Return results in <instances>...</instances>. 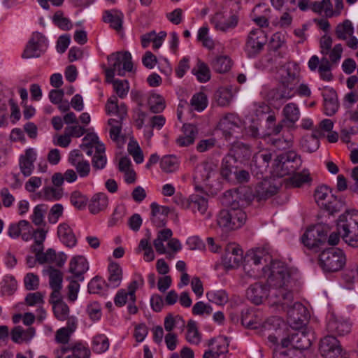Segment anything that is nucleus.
Returning <instances> with one entry per match:
<instances>
[{
  "label": "nucleus",
  "instance_id": "f257e3e1",
  "mask_svg": "<svg viewBox=\"0 0 358 358\" xmlns=\"http://www.w3.org/2000/svg\"><path fill=\"white\" fill-rule=\"evenodd\" d=\"M268 270V302L270 306L285 308L293 301V294L288 289L290 274L287 266L280 261H272Z\"/></svg>",
  "mask_w": 358,
  "mask_h": 358
},
{
  "label": "nucleus",
  "instance_id": "f03ea898",
  "mask_svg": "<svg viewBox=\"0 0 358 358\" xmlns=\"http://www.w3.org/2000/svg\"><path fill=\"white\" fill-rule=\"evenodd\" d=\"M243 193L238 189L227 191L222 197L221 202L227 207L220 211L217 216V224L224 231L228 232L241 228L247 220L246 213L242 209Z\"/></svg>",
  "mask_w": 358,
  "mask_h": 358
},
{
  "label": "nucleus",
  "instance_id": "7ed1b4c3",
  "mask_svg": "<svg viewBox=\"0 0 358 358\" xmlns=\"http://www.w3.org/2000/svg\"><path fill=\"white\" fill-rule=\"evenodd\" d=\"M339 233L350 246L358 247V211L346 210L339 217L338 222Z\"/></svg>",
  "mask_w": 358,
  "mask_h": 358
},
{
  "label": "nucleus",
  "instance_id": "20e7f679",
  "mask_svg": "<svg viewBox=\"0 0 358 358\" xmlns=\"http://www.w3.org/2000/svg\"><path fill=\"white\" fill-rule=\"evenodd\" d=\"M316 203L329 214L341 211L345 206V201L331 194V190L326 185L317 187L314 192Z\"/></svg>",
  "mask_w": 358,
  "mask_h": 358
},
{
  "label": "nucleus",
  "instance_id": "39448f33",
  "mask_svg": "<svg viewBox=\"0 0 358 358\" xmlns=\"http://www.w3.org/2000/svg\"><path fill=\"white\" fill-rule=\"evenodd\" d=\"M345 263V253L337 248L324 250L319 256V264L326 272H336L342 269Z\"/></svg>",
  "mask_w": 358,
  "mask_h": 358
},
{
  "label": "nucleus",
  "instance_id": "423d86ee",
  "mask_svg": "<svg viewBox=\"0 0 358 358\" xmlns=\"http://www.w3.org/2000/svg\"><path fill=\"white\" fill-rule=\"evenodd\" d=\"M330 228L327 224H319L309 227L301 237V242L308 249L317 251L324 244Z\"/></svg>",
  "mask_w": 358,
  "mask_h": 358
},
{
  "label": "nucleus",
  "instance_id": "0eeeda50",
  "mask_svg": "<svg viewBox=\"0 0 358 358\" xmlns=\"http://www.w3.org/2000/svg\"><path fill=\"white\" fill-rule=\"evenodd\" d=\"M292 302L287 308H282L280 306H274L278 310L287 311L288 322L293 329H299L306 324L308 320V310L301 303L296 302L292 306Z\"/></svg>",
  "mask_w": 358,
  "mask_h": 358
},
{
  "label": "nucleus",
  "instance_id": "6e6552de",
  "mask_svg": "<svg viewBox=\"0 0 358 358\" xmlns=\"http://www.w3.org/2000/svg\"><path fill=\"white\" fill-rule=\"evenodd\" d=\"M267 38L264 31L260 29H252L248 34L245 44V52L249 57H255L263 50Z\"/></svg>",
  "mask_w": 358,
  "mask_h": 358
},
{
  "label": "nucleus",
  "instance_id": "1a4fd4ad",
  "mask_svg": "<svg viewBox=\"0 0 358 358\" xmlns=\"http://www.w3.org/2000/svg\"><path fill=\"white\" fill-rule=\"evenodd\" d=\"M275 162L278 169L281 171L282 176L294 173L301 165L299 155L294 151L280 155Z\"/></svg>",
  "mask_w": 358,
  "mask_h": 358
},
{
  "label": "nucleus",
  "instance_id": "9d476101",
  "mask_svg": "<svg viewBox=\"0 0 358 358\" xmlns=\"http://www.w3.org/2000/svg\"><path fill=\"white\" fill-rule=\"evenodd\" d=\"M129 52H116L108 57L109 66L117 69V75L124 76L126 71L130 72L133 69V62Z\"/></svg>",
  "mask_w": 358,
  "mask_h": 358
},
{
  "label": "nucleus",
  "instance_id": "9b49d317",
  "mask_svg": "<svg viewBox=\"0 0 358 358\" xmlns=\"http://www.w3.org/2000/svg\"><path fill=\"white\" fill-rule=\"evenodd\" d=\"M46 48L47 41L45 37L41 33L35 32L27 44L22 53V57L25 59L38 57L45 50Z\"/></svg>",
  "mask_w": 358,
  "mask_h": 358
},
{
  "label": "nucleus",
  "instance_id": "f8f14e48",
  "mask_svg": "<svg viewBox=\"0 0 358 358\" xmlns=\"http://www.w3.org/2000/svg\"><path fill=\"white\" fill-rule=\"evenodd\" d=\"M319 350L324 358H339L342 354L340 342L334 336H327L322 338Z\"/></svg>",
  "mask_w": 358,
  "mask_h": 358
},
{
  "label": "nucleus",
  "instance_id": "ddd939ff",
  "mask_svg": "<svg viewBox=\"0 0 358 358\" xmlns=\"http://www.w3.org/2000/svg\"><path fill=\"white\" fill-rule=\"evenodd\" d=\"M243 261V251L234 244L228 245L222 257V264L227 268L238 267Z\"/></svg>",
  "mask_w": 358,
  "mask_h": 358
},
{
  "label": "nucleus",
  "instance_id": "4468645a",
  "mask_svg": "<svg viewBox=\"0 0 358 358\" xmlns=\"http://www.w3.org/2000/svg\"><path fill=\"white\" fill-rule=\"evenodd\" d=\"M69 162L76 169L80 178H85L90 173V164L84 159L83 154L78 150H72L69 157Z\"/></svg>",
  "mask_w": 358,
  "mask_h": 358
},
{
  "label": "nucleus",
  "instance_id": "2eb2a0df",
  "mask_svg": "<svg viewBox=\"0 0 358 358\" xmlns=\"http://www.w3.org/2000/svg\"><path fill=\"white\" fill-rule=\"evenodd\" d=\"M31 224L24 220H20L17 223L11 224L8 229V234L13 238H18L20 236L24 241H28L31 238Z\"/></svg>",
  "mask_w": 358,
  "mask_h": 358
},
{
  "label": "nucleus",
  "instance_id": "dca6fc26",
  "mask_svg": "<svg viewBox=\"0 0 358 358\" xmlns=\"http://www.w3.org/2000/svg\"><path fill=\"white\" fill-rule=\"evenodd\" d=\"M211 22L217 30L224 32L237 26L238 17L236 14H231L226 18L223 13H216L211 18Z\"/></svg>",
  "mask_w": 358,
  "mask_h": 358
},
{
  "label": "nucleus",
  "instance_id": "f3484780",
  "mask_svg": "<svg viewBox=\"0 0 358 358\" xmlns=\"http://www.w3.org/2000/svg\"><path fill=\"white\" fill-rule=\"evenodd\" d=\"M327 329L331 334L344 336L350 333L351 324L345 319L332 315L327 323Z\"/></svg>",
  "mask_w": 358,
  "mask_h": 358
},
{
  "label": "nucleus",
  "instance_id": "a211bd4d",
  "mask_svg": "<svg viewBox=\"0 0 358 358\" xmlns=\"http://www.w3.org/2000/svg\"><path fill=\"white\" fill-rule=\"evenodd\" d=\"M246 296L254 304L259 305L264 299H268V289L262 283H255L247 289Z\"/></svg>",
  "mask_w": 358,
  "mask_h": 358
},
{
  "label": "nucleus",
  "instance_id": "6ab92c4d",
  "mask_svg": "<svg viewBox=\"0 0 358 358\" xmlns=\"http://www.w3.org/2000/svg\"><path fill=\"white\" fill-rule=\"evenodd\" d=\"M278 192V187L275 185L264 180L256 187L253 198L259 202L264 201L276 194Z\"/></svg>",
  "mask_w": 358,
  "mask_h": 358
},
{
  "label": "nucleus",
  "instance_id": "aec40b11",
  "mask_svg": "<svg viewBox=\"0 0 358 358\" xmlns=\"http://www.w3.org/2000/svg\"><path fill=\"white\" fill-rule=\"evenodd\" d=\"M78 320L76 317L70 318L66 326L59 329L55 333V341L57 343L66 345L70 341L71 334L77 328Z\"/></svg>",
  "mask_w": 358,
  "mask_h": 358
},
{
  "label": "nucleus",
  "instance_id": "412c9836",
  "mask_svg": "<svg viewBox=\"0 0 358 358\" xmlns=\"http://www.w3.org/2000/svg\"><path fill=\"white\" fill-rule=\"evenodd\" d=\"M280 82L297 86L299 83V66L294 63L285 66L281 70Z\"/></svg>",
  "mask_w": 358,
  "mask_h": 358
},
{
  "label": "nucleus",
  "instance_id": "4be33fe9",
  "mask_svg": "<svg viewBox=\"0 0 358 358\" xmlns=\"http://www.w3.org/2000/svg\"><path fill=\"white\" fill-rule=\"evenodd\" d=\"M36 159V153L32 148L26 150L25 155L20 157V169L22 173L28 177L31 175L34 165V162Z\"/></svg>",
  "mask_w": 358,
  "mask_h": 358
},
{
  "label": "nucleus",
  "instance_id": "5701e85b",
  "mask_svg": "<svg viewBox=\"0 0 358 358\" xmlns=\"http://www.w3.org/2000/svg\"><path fill=\"white\" fill-rule=\"evenodd\" d=\"M296 85L281 83L278 87L274 90L273 99L275 101H286L296 94Z\"/></svg>",
  "mask_w": 358,
  "mask_h": 358
},
{
  "label": "nucleus",
  "instance_id": "b1692460",
  "mask_svg": "<svg viewBox=\"0 0 358 358\" xmlns=\"http://www.w3.org/2000/svg\"><path fill=\"white\" fill-rule=\"evenodd\" d=\"M89 268L87 262L83 256L73 257L70 262L69 271L74 274L80 281L84 280L83 276Z\"/></svg>",
  "mask_w": 358,
  "mask_h": 358
},
{
  "label": "nucleus",
  "instance_id": "393cba45",
  "mask_svg": "<svg viewBox=\"0 0 358 358\" xmlns=\"http://www.w3.org/2000/svg\"><path fill=\"white\" fill-rule=\"evenodd\" d=\"M34 328L29 327L24 329L20 326L14 327L10 332L11 339L16 343H27L34 337Z\"/></svg>",
  "mask_w": 358,
  "mask_h": 358
},
{
  "label": "nucleus",
  "instance_id": "a878e982",
  "mask_svg": "<svg viewBox=\"0 0 358 358\" xmlns=\"http://www.w3.org/2000/svg\"><path fill=\"white\" fill-rule=\"evenodd\" d=\"M57 234L62 242L67 247L76 245L77 239L72 229L66 223L60 224L58 227Z\"/></svg>",
  "mask_w": 358,
  "mask_h": 358
},
{
  "label": "nucleus",
  "instance_id": "bb28decb",
  "mask_svg": "<svg viewBox=\"0 0 358 358\" xmlns=\"http://www.w3.org/2000/svg\"><path fill=\"white\" fill-rule=\"evenodd\" d=\"M227 155H231L236 162H242L250 157L251 152L248 145L236 143L231 146Z\"/></svg>",
  "mask_w": 358,
  "mask_h": 358
},
{
  "label": "nucleus",
  "instance_id": "cd10ccee",
  "mask_svg": "<svg viewBox=\"0 0 358 358\" xmlns=\"http://www.w3.org/2000/svg\"><path fill=\"white\" fill-rule=\"evenodd\" d=\"M187 208L194 213L203 215L208 209V200L197 194L191 195L187 199Z\"/></svg>",
  "mask_w": 358,
  "mask_h": 358
},
{
  "label": "nucleus",
  "instance_id": "c85d7f7f",
  "mask_svg": "<svg viewBox=\"0 0 358 358\" xmlns=\"http://www.w3.org/2000/svg\"><path fill=\"white\" fill-rule=\"evenodd\" d=\"M108 204L107 196L103 193L94 194L89 203V210L92 214H97L105 210Z\"/></svg>",
  "mask_w": 358,
  "mask_h": 358
},
{
  "label": "nucleus",
  "instance_id": "c756f323",
  "mask_svg": "<svg viewBox=\"0 0 358 358\" xmlns=\"http://www.w3.org/2000/svg\"><path fill=\"white\" fill-rule=\"evenodd\" d=\"M124 118H110L108 121L110 126V138L117 144L124 143V137L122 134V122Z\"/></svg>",
  "mask_w": 358,
  "mask_h": 358
},
{
  "label": "nucleus",
  "instance_id": "7c9ffc66",
  "mask_svg": "<svg viewBox=\"0 0 358 358\" xmlns=\"http://www.w3.org/2000/svg\"><path fill=\"white\" fill-rule=\"evenodd\" d=\"M106 110L108 114H115L117 118H124L127 114L125 104H117V99L115 96L110 97L106 105Z\"/></svg>",
  "mask_w": 358,
  "mask_h": 358
},
{
  "label": "nucleus",
  "instance_id": "2f4dec72",
  "mask_svg": "<svg viewBox=\"0 0 358 358\" xmlns=\"http://www.w3.org/2000/svg\"><path fill=\"white\" fill-rule=\"evenodd\" d=\"M276 117L274 114H270L266 120V129H263L264 134L265 138L268 137L271 135H278L282 131L285 120H281L277 124H275Z\"/></svg>",
  "mask_w": 358,
  "mask_h": 358
},
{
  "label": "nucleus",
  "instance_id": "473e14b6",
  "mask_svg": "<svg viewBox=\"0 0 358 358\" xmlns=\"http://www.w3.org/2000/svg\"><path fill=\"white\" fill-rule=\"evenodd\" d=\"M241 324L245 327L256 329L260 327L262 320L249 309H245L241 313Z\"/></svg>",
  "mask_w": 358,
  "mask_h": 358
},
{
  "label": "nucleus",
  "instance_id": "72a5a7b5",
  "mask_svg": "<svg viewBox=\"0 0 358 358\" xmlns=\"http://www.w3.org/2000/svg\"><path fill=\"white\" fill-rule=\"evenodd\" d=\"M323 96L325 114L331 116L335 114L338 108L337 94L335 91L329 90L327 93H324Z\"/></svg>",
  "mask_w": 358,
  "mask_h": 358
},
{
  "label": "nucleus",
  "instance_id": "f704fd0d",
  "mask_svg": "<svg viewBox=\"0 0 358 358\" xmlns=\"http://www.w3.org/2000/svg\"><path fill=\"white\" fill-rule=\"evenodd\" d=\"M282 113L285 117L282 120H285V122H288L289 123L294 124L299 120L300 110L297 104L295 103L291 102L286 104L284 106Z\"/></svg>",
  "mask_w": 358,
  "mask_h": 358
},
{
  "label": "nucleus",
  "instance_id": "c9c22d12",
  "mask_svg": "<svg viewBox=\"0 0 358 358\" xmlns=\"http://www.w3.org/2000/svg\"><path fill=\"white\" fill-rule=\"evenodd\" d=\"M124 15L122 12L113 10H107L105 12V15L103 16L104 22H108L110 24V27L117 31H120L122 27V22H123Z\"/></svg>",
  "mask_w": 358,
  "mask_h": 358
},
{
  "label": "nucleus",
  "instance_id": "e433bc0d",
  "mask_svg": "<svg viewBox=\"0 0 358 358\" xmlns=\"http://www.w3.org/2000/svg\"><path fill=\"white\" fill-rule=\"evenodd\" d=\"M320 134L319 131H313L312 134L305 136L301 141L302 148L308 152L316 151L320 145L318 141Z\"/></svg>",
  "mask_w": 358,
  "mask_h": 358
},
{
  "label": "nucleus",
  "instance_id": "4c0bfd02",
  "mask_svg": "<svg viewBox=\"0 0 358 358\" xmlns=\"http://www.w3.org/2000/svg\"><path fill=\"white\" fill-rule=\"evenodd\" d=\"M311 345L310 338L303 331L292 334V348L298 350H306Z\"/></svg>",
  "mask_w": 358,
  "mask_h": 358
},
{
  "label": "nucleus",
  "instance_id": "58836bf2",
  "mask_svg": "<svg viewBox=\"0 0 358 358\" xmlns=\"http://www.w3.org/2000/svg\"><path fill=\"white\" fill-rule=\"evenodd\" d=\"M108 284L106 286L114 288L117 287L120 285L122 278L121 267L117 264H110L108 268Z\"/></svg>",
  "mask_w": 358,
  "mask_h": 358
},
{
  "label": "nucleus",
  "instance_id": "ea45409f",
  "mask_svg": "<svg viewBox=\"0 0 358 358\" xmlns=\"http://www.w3.org/2000/svg\"><path fill=\"white\" fill-rule=\"evenodd\" d=\"M236 163L237 162L231 155H227L223 158L221 166V175L223 178L229 180L232 174L236 173Z\"/></svg>",
  "mask_w": 358,
  "mask_h": 358
},
{
  "label": "nucleus",
  "instance_id": "a19ab883",
  "mask_svg": "<svg viewBox=\"0 0 358 358\" xmlns=\"http://www.w3.org/2000/svg\"><path fill=\"white\" fill-rule=\"evenodd\" d=\"M239 120L234 115H229L221 120L220 127L226 136H230L238 127Z\"/></svg>",
  "mask_w": 358,
  "mask_h": 358
},
{
  "label": "nucleus",
  "instance_id": "79ce46f5",
  "mask_svg": "<svg viewBox=\"0 0 358 358\" xmlns=\"http://www.w3.org/2000/svg\"><path fill=\"white\" fill-rule=\"evenodd\" d=\"M49 275V285L51 289H62L63 275L62 273L52 266L48 267L45 271Z\"/></svg>",
  "mask_w": 358,
  "mask_h": 358
},
{
  "label": "nucleus",
  "instance_id": "37998d69",
  "mask_svg": "<svg viewBox=\"0 0 358 358\" xmlns=\"http://www.w3.org/2000/svg\"><path fill=\"white\" fill-rule=\"evenodd\" d=\"M335 34L338 39L346 40L348 36H352L354 34V27L349 20H344L338 24L335 30Z\"/></svg>",
  "mask_w": 358,
  "mask_h": 358
},
{
  "label": "nucleus",
  "instance_id": "c03bdc74",
  "mask_svg": "<svg viewBox=\"0 0 358 358\" xmlns=\"http://www.w3.org/2000/svg\"><path fill=\"white\" fill-rule=\"evenodd\" d=\"M38 262L40 264L55 263L58 266H62L66 259H63L62 257H57L56 252L53 249H48L45 252L39 255Z\"/></svg>",
  "mask_w": 358,
  "mask_h": 358
},
{
  "label": "nucleus",
  "instance_id": "a18cd8bd",
  "mask_svg": "<svg viewBox=\"0 0 358 358\" xmlns=\"http://www.w3.org/2000/svg\"><path fill=\"white\" fill-rule=\"evenodd\" d=\"M185 338L192 345H197L201 342V334L198 331L196 322L193 320H190L187 323Z\"/></svg>",
  "mask_w": 358,
  "mask_h": 358
},
{
  "label": "nucleus",
  "instance_id": "49530a36",
  "mask_svg": "<svg viewBox=\"0 0 358 358\" xmlns=\"http://www.w3.org/2000/svg\"><path fill=\"white\" fill-rule=\"evenodd\" d=\"M107 159L105 155L104 145H98L92 158V166L95 169H103L106 164Z\"/></svg>",
  "mask_w": 358,
  "mask_h": 358
},
{
  "label": "nucleus",
  "instance_id": "de8ad7c7",
  "mask_svg": "<svg viewBox=\"0 0 358 358\" xmlns=\"http://www.w3.org/2000/svg\"><path fill=\"white\" fill-rule=\"evenodd\" d=\"M109 340L104 334H97L92 340V350L98 354L105 352L109 348Z\"/></svg>",
  "mask_w": 358,
  "mask_h": 358
},
{
  "label": "nucleus",
  "instance_id": "09e8293b",
  "mask_svg": "<svg viewBox=\"0 0 358 358\" xmlns=\"http://www.w3.org/2000/svg\"><path fill=\"white\" fill-rule=\"evenodd\" d=\"M215 171V166L210 162H204L196 168V177L203 181L208 180Z\"/></svg>",
  "mask_w": 358,
  "mask_h": 358
},
{
  "label": "nucleus",
  "instance_id": "8fccbe9b",
  "mask_svg": "<svg viewBox=\"0 0 358 358\" xmlns=\"http://www.w3.org/2000/svg\"><path fill=\"white\" fill-rule=\"evenodd\" d=\"M52 308L55 317L60 321L66 320V322H69L70 318L76 317L73 315H70L69 307L64 302L55 304Z\"/></svg>",
  "mask_w": 358,
  "mask_h": 358
},
{
  "label": "nucleus",
  "instance_id": "3c124183",
  "mask_svg": "<svg viewBox=\"0 0 358 358\" xmlns=\"http://www.w3.org/2000/svg\"><path fill=\"white\" fill-rule=\"evenodd\" d=\"M208 345L209 347H214L220 356L228 352L229 342L226 336H219L209 340Z\"/></svg>",
  "mask_w": 358,
  "mask_h": 358
},
{
  "label": "nucleus",
  "instance_id": "603ef678",
  "mask_svg": "<svg viewBox=\"0 0 358 358\" xmlns=\"http://www.w3.org/2000/svg\"><path fill=\"white\" fill-rule=\"evenodd\" d=\"M211 65L216 72L226 73L231 69V59L227 56H219L213 60Z\"/></svg>",
  "mask_w": 358,
  "mask_h": 358
},
{
  "label": "nucleus",
  "instance_id": "864d4df0",
  "mask_svg": "<svg viewBox=\"0 0 358 358\" xmlns=\"http://www.w3.org/2000/svg\"><path fill=\"white\" fill-rule=\"evenodd\" d=\"M148 104L150 106V110L154 113H159L162 112L166 107L164 99L161 95L155 93H153L150 96Z\"/></svg>",
  "mask_w": 358,
  "mask_h": 358
},
{
  "label": "nucleus",
  "instance_id": "5fc2aeb1",
  "mask_svg": "<svg viewBox=\"0 0 358 358\" xmlns=\"http://www.w3.org/2000/svg\"><path fill=\"white\" fill-rule=\"evenodd\" d=\"M208 105V99L203 92L195 94L190 100V110L201 112Z\"/></svg>",
  "mask_w": 358,
  "mask_h": 358
},
{
  "label": "nucleus",
  "instance_id": "6e6d98bb",
  "mask_svg": "<svg viewBox=\"0 0 358 358\" xmlns=\"http://www.w3.org/2000/svg\"><path fill=\"white\" fill-rule=\"evenodd\" d=\"M192 73L196 76L197 79L201 83L209 80L210 78L209 68L205 63L200 61L198 62L197 67L192 69Z\"/></svg>",
  "mask_w": 358,
  "mask_h": 358
},
{
  "label": "nucleus",
  "instance_id": "4d7b16f0",
  "mask_svg": "<svg viewBox=\"0 0 358 358\" xmlns=\"http://www.w3.org/2000/svg\"><path fill=\"white\" fill-rule=\"evenodd\" d=\"M162 169L166 173L175 171L178 167V161L173 155L164 156L160 162Z\"/></svg>",
  "mask_w": 358,
  "mask_h": 358
},
{
  "label": "nucleus",
  "instance_id": "13d9d810",
  "mask_svg": "<svg viewBox=\"0 0 358 358\" xmlns=\"http://www.w3.org/2000/svg\"><path fill=\"white\" fill-rule=\"evenodd\" d=\"M209 301L222 306L228 301V296L224 290L210 291L206 294Z\"/></svg>",
  "mask_w": 358,
  "mask_h": 358
},
{
  "label": "nucleus",
  "instance_id": "bf43d9fd",
  "mask_svg": "<svg viewBox=\"0 0 358 358\" xmlns=\"http://www.w3.org/2000/svg\"><path fill=\"white\" fill-rule=\"evenodd\" d=\"M71 203L76 208L81 210L85 208L88 199L78 191H74L71 195Z\"/></svg>",
  "mask_w": 358,
  "mask_h": 358
},
{
  "label": "nucleus",
  "instance_id": "052dcab7",
  "mask_svg": "<svg viewBox=\"0 0 358 358\" xmlns=\"http://www.w3.org/2000/svg\"><path fill=\"white\" fill-rule=\"evenodd\" d=\"M272 159V154L268 150H262L254 156V162L259 166L266 169Z\"/></svg>",
  "mask_w": 358,
  "mask_h": 358
},
{
  "label": "nucleus",
  "instance_id": "680f3d73",
  "mask_svg": "<svg viewBox=\"0 0 358 358\" xmlns=\"http://www.w3.org/2000/svg\"><path fill=\"white\" fill-rule=\"evenodd\" d=\"M43 194L44 199L48 201H56L62 198L63 192L62 189L59 188L45 187L43 189Z\"/></svg>",
  "mask_w": 358,
  "mask_h": 358
},
{
  "label": "nucleus",
  "instance_id": "e2e57ef3",
  "mask_svg": "<svg viewBox=\"0 0 358 358\" xmlns=\"http://www.w3.org/2000/svg\"><path fill=\"white\" fill-rule=\"evenodd\" d=\"M128 152L137 164H141L143 162V152L137 142L134 141H129L128 144Z\"/></svg>",
  "mask_w": 358,
  "mask_h": 358
},
{
  "label": "nucleus",
  "instance_id": "0e129e2a",
  "mask_svg": "<svg viewBox=\"0 0 358 358\" xmlns=\"http://www.w3.org/2000/svg\"><path fill=\"white\" fill-rule=\"evenodd\" d=\"M98 145H103L99 141V137L94 133L87 134L83 139V143L80 148L85 150L87 148H94L96 150Z\"/></svg>",
  "mask_w": 358,
  "mask_h": 358
},
{
  "label": "nucleus",
  "instance_id": "69168bd1",
  "mask_svg": "<svg viewBox=\"0 0 358 358\" xmlns=\"http://www.w3.org/2000/svg\"><path fill=\"white\" fill-rule=\"evenodd\" d=\"M24 300L29 306H41L44 303L43 296L39 292L27 294Z\"/></svg>",
  "mask_w": 358,
  "mask_h": 358
},
{
  "label": "nucleus",
  "instance_id": "338daca9",
  "mask_svg": "<svg viewBox=\"0 0 358 358\" xmlns=\"http://www.w3.org/2000/svg\"><path fill=\"white\" fill-rule=\"evenodd\" d=\"M104 286V280L101 277L96 276L89 282L88 290L90 293L99 294L103 289Z\"/></svg>",
  "mask_w": 358,
  "mask_h": 358
},
{
  "label": "nucleus",
  "instance_id": "774afa93",
  "mask_svg": "<svg viewBox=\"0 0 358 358\" xmlns=\"http://www.w3.org/2000/svg\"><path fill=\"white\" fill-rule=\"evenodd\" d=\"M71 352L77 358H89L90 356V350L80 343L71 344Z\"/></svg>",
  "mask_w": 358,
  "mask_h": 358
}]
</instances>
